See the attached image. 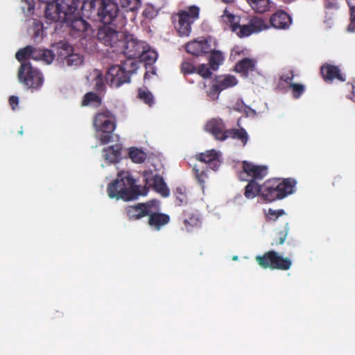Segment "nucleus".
<instances>
[{
  "mask_svg": "<svg viewBox=\"0 0 355 355\" xmlns=\"http://www.w3.org/2000/svg\"><path fill=\"white\" fill-rule=\"evenodd\" d=\"M348 5L350 8V24L348 26V30L352 32H355V0H347Z\"/></svg>",
  "mask_w": 355,
  "mask_h": 355,
  "instance_id": "43",
  "label": "nucleus"
},
{
  "mask_svg": "<svg viewBox=\"0 0 355 355\" xmlns=\"http://www.w3.org/2000/svg\"><path fill=\"white\" fill-rule=\"evenodd\" d=\"M40 2L44 3L46 4L45 10H44V16L46 20L49 21L48 17V12L53 14L55 12L56 14L60 10L64 8L66 6L67 3H72V0H38Z\"/></svg>",
  "mask_w": 355,
  "mask_h": 355,
  "instance_id": "21",
  "label": "nucleus"
},
{
  "mask_svg": "<svg viewBox=\"0 0 355 355\" xmlns=\"http://www.w3.org/2000/svg\"><path fill=\"white\" fill-rule=\"evenodd\" d=\"M145 187L153 189L162 197H168L170 191L163 178L159 175H153L152 172L144 173ZM107 193L110 198L122 199L125 201L136 199L139 196L145 195L146 189L141 191L140 186L135 184V180L129 172L121 171L117 178L107 186Z\"/></svg>",
  "mask_w": 355,
  "mask_h": 355,
  "instance_id": "1",
  "label": "nucleus"
},
{
  "mask_svg": "<svg viewBox=\"0 0 355 355\" xmlns=\"http://www.w3.org/2000/svg\"><path fill=\"white\" fill-rule=\"evenodd\" d=\"M9 104L12 110H15L19 105V98L17 96H11L9 98Z\"/></svg>",
  "mask_w": 355,
  "mask_h": 355,
  "instance_id": "53",
  "label": "nucleus"
},
{
  "mask_svg": "<svg viewBox=\"0 0 355 355\" xmlns=\"http://www.w3.org/2000/svg\"><path fill=\"white\" fill-rule=\"evenodd\" d=\"M248 183L245 187L244 196L248 199H252L257 196L262 197L263 184L260 185L254 180H248Z\"/></svg>",
  "mask_w": 355,
  "mask_h": 355,
  "instance_id": "26",
  "label": "nucleus"
},
{
  "mask_svg": "<svg viewBox=\"0 0 355 355\" xmlns=\"http://www.w3.org/2000/svg\"><path fill=\"white\" fill-rule=\"evenodd\" d=\"M294 77V71L293 70H289L287 72L283 73L280 76L279 79L290 85V84L292 83L291 81L293 80Z\"/></svg>",
  "mask_w": 355,
  "mask_h": 355,
  "instance_id": "50",
  "label": "nucleus"
},
{
  "mask_svg": "<svg viewBox=\"0 0 355 355\" xmlns=\"http://www.w3.org/2000/svg\"><path fill=\"white\" fill-rule=\"evenodd\" d=\"M65 62L69 67H78L83 64V57L78 53L71 52L70 54L68 55Z\"/></svg>",
  "mask_w": 355,
  "mask_h": 355,
  "instance_id": "36",
  "label": "nucleus"
},
{
  "mask_svg": "<svg viewBox=\"0 0 355 355\" xmlns=\"http://www.w3.org/2000/svg\"><path fill=\"white\" fill-rule=\"evenodd\" d=\"M320 73L323 80L327 83L334 80L345 82L346 77L338 66L325 63L320 67Z\"/></svg>",
  "mask_w": 355,
  "mask_h": 355,
  "instance_id": "16",
  "label": "nucleus"
},
{
  "mask_svg": "<svg viewBox=\"0 0 355 355\" xmlns=\"http://www.w3.org/2000/svg\"><path fill=\"white\" fill-rule=\"evenodd\" d=\"M289 88L292 91L293 96L295 98H299L305 91V87L300 83H291Z\"/></svg>",
  "mask_w": 355,
  "mask_h": 355,
  "instance_id": "41",
  "label": "nucleus"
},
{
  "mask_svg": "<svg viewBox=\"0 0 355 355\" xmlns=\"http://www.w3.org/2000/svg\"><path fill=\"white\" fill-rule=\"evenodd\" d=\"M296 184L292 178H270L263 183L262 198L268 202L282 200L295 192Z\"/></svg>",
  "mask_w": 355,
  "mask_h": 355,
  "instance_id": "3",
  "label": "nucleus"
},
{
  "mask_svg": "<svg viewBox=\"0 0 355 355\" xmlns=\"http://www.w3.org/2000/svg\"><path fill=\"white\" fill-rule=\"evenodd\" d=\"M325 24H327V25H329V24H331V19H328V20H326L324 21Z\"/></svg>",
  "mask_w": 355,
  "mask_h": 355,
  "instance_id": "57",
  "label": "nucleus"
},
{
  "mask_svg": "<svg viewBox=\"0 0 355 355\" xmlns=\"http://www.w3.org/2000/svg\"><path fill=\"white\" fill-rule=\"evenodd\" d=\"M72 51V47L67 43L62 44L57 49V53L61 60H66L68 55Z\"/></svg>",
  "mask_w": 355,
  "mask_h": 355,
  "instance_id": "40",
  "label": "nucleus"
},
{
  "mask_svg": "<svg viewBox=\"0 0 355 355\" xmlns=\"http://www.w3.org/2000/svg\"><path fill=\"white\" fill-rule=\"evenodd\" d=\"M195 171L196 178L198 180L199 184L204 187V184L205 182L206 179L207 178V175L204 171H200L196 167L193 169Z\"/></svg>",
  "mask_w": 355,
  "mask_h": 355,
  "instance_id": "49",
  "label": "nucleus"
},
{
  "mask_svg": "<svg viewBox=\"0 0 355 355\" xmlns=\"http://www.w3.org/2000/svg\"><path fill=\"white\" fill-rule=\"evenodd\" d=\"M83 8L89 17H98L105 25L112 23L119 13L117 3L112 0H88L83 2Z\"/></svg>",
  "mask_w": 355,
  "mask_h": 355,
  "instance_id": "4",
  "label": "nucleus"
},
{
  "mask_svg": "<svg viewBox=\"0 0 355 355\" xmlns=\"http://www.w3.org/2000/svg\"><path fill=\"white\" fill-rule=\"evenodd\" d=\"M94 125L100 132L99 140L103 145L112 141L113 132L116 128L115 117L107 110L97 113L94 119Z\"/></svg>",
  "mask_w": 355,
  "mask_h": 355,
  "instance_id": "6",
  "label": "nucleus"
},
{
  "mask_svg": "<svg viewBox=\"0 0 355 355\" xmlns=\"http://www.w3.org/2000/svg\"><path fill=\"white\" fill-rule=\"evenodd\" d=\"M249 24L252 30H253V33H257L268 28L263 19L257 17H252Z\"/></svg>",
  "mask_w": 355,
  "mask_h": 355,
  "instance_id": "34",
  "label": "nucleus"
},
{
  "mask_svg": "<svg viewBox=\"0 0 355 355\" xmlns=\"http://www.w3.org/2000/svg\"><path fill=\"white\" fill-rule=\"evenodd\" d=\"M236 35L239 37H248L253 33V30H252L250 24L245 25H240L238 26V31L235 32Z\"/></svg>",
  "mask_w": 355,
  "mask_h": 355,
  "instance_id": "44",
  "label": "nucleus"
},
{
  "mask_svg": "<svg viewBox=\"0 0 355 355\" xmlns=\"http://www.w3.org/2000/svg\"><path fill=\"white\" fill-rule=\"evenodd\" d=\"M233 259H234V260H236V259H237V257H236V256L234 257H233Z\"/></svg>",
  "mask_w": 355,
  "mask_h": 355,
  "instance_id": "58",
  "label": "nucleus"
},
{
  "mask_svg": "<svg viewBox=\"0 0 355 355\" xmlns=\"http://www.w3.org/2000/svg\"><path fill=\"white\" fill-rule=\"evenodd\" d=\"M138 98L149 106L154 103L153 96L148 90L139 88L138 90Z\"/></svg>",
  "mask_w": 355,
  "mask_h": 355,
  "instance_id": "37",
  "label": "nucleus"
},
{
  "mask_svg": "<svg viewBox=\"0 0 355 355\" xmlns=\"http://www.w3.org/2000/svg\"><path fill=\"white\" fill-rule=\"evenodd\" d=\"M216 42H214L212 45V51L209 53H210L209 58V64L211 69L214 71L217 70L219 66L223 63L225 60L223 53L220 51L216 50Z\"/></svg>",
  "mask_w": 355,
  "mask_h": 355,
  "instance_id": "24",
  "label": "nucleus"
},
{
  "mask_svg": "<svg viewBox=\"0 0 355 355\" xmlns=\"http://www.w3.org/2000/svg\"><path fill=\"white\" fill-rule=\"evenodd\" d=\"M196 73L202 76L203 78H209L212 75L211 68H209L205 64H201L198 67H196Z\"/></svg>",
  "mask_w": 355,
  "mask_h": 355,
  "instance_id": "48",
  "label": "nucleus"
},
{
  "mask_svg": "<svg viewBox=\"0 0 355 355\" xmlns=\"http://www.w3.org/2000/svg\"><path fill=\"white\" fill-rule=\"evenodd\" d=\"M121 156V148L118 146H111L103 150V157L108 164L118 162Z\"/></svg>",
  "mask_w": 355,
  "mask_h": 355,
  "instance_id": "25",
  "label": "nucleus"
},
{
  "mask_svg": "<svg viewBox=\"0 0 355 355\" xmlns=\"http://www.w3.org/2000/svg\"><path fill=\"white\" fill-rule=\"evenodd\" d=\"M200 9L196 6L189 7L187 10H180L177 14L178 24L175 26L180 36H189L191 32V24L199 17Z\"/></svg>",
  "mask_w": 355,
  "mask_h": 355,
  "instance_id": "10",
  "label": "nucleus"
},
{
  "mask_svg": "<svg viewBox=\"0 0 355 355\" xmlns=\"http://www.w3.org/2000/svg\"><path fill=\"white\" fill-rule=\"evenodd\" d=\"M176 202L180 206L187 203V189L184 187H178L174 191Z\"/></svg>",
  "mask_w": 355,
  "mask_h": 355,
  "instance_id": "33",
  "label": "nucleus"
},
{
  "mask_svg": "<svg viewBox=\"0 0 355 355\" xmlns=\"http://www.w3.org/2000/svg\"><path fill=\"white\" fill-rule=\"evenodd\" d=\"M292 23L291 16L284 10H277L270 18L272 27L277 29H287Z\"/></svg>",
  "mask_w": 355,
  "mask_h": 355,
  "instance_id": "18",
  "label": "nucleus"
},
{
  "mask_svg": "<svg viewBox=\"0 0 355 355\" xmlns=\"http://www.w3.org/2000/svg\"><path fill=\"white\" fill-rule=\"evenodd\" d=\"M343 180V178L340 175H337L334 178V182H333V185L334 186H336V185H338L341 183Z\"/></svg>",
  "mask_w": 355,
  "mask_h": 355,
  "instance_id": "54",
  "label": "nucleus"
},
{
  "mask_svg": "<svg viewBox=\"0 0 355 355\" xmlns=\"http://www.w3.org/2000/svg\"><path fill=\"white\" fill-rule=\"evenodd\" d=\"M33 38L36 41L39 37H42L44 30L43 24L40 21H35L33 25Z\"/></svg>",
  "mask_w": 355,
  "mask_h": 355,
  "instance_id": "47",
  "label": "nucleus"
},
{
  "mask_svg": "<svg viewBox=\"0 0 355 355\" xmlns=\"http://www.w3.org/2000/svg\"><path fill=\"white\" fill-rule=\"evenodd\" d=\"M256 63L257 62L254 59L243 58L236 64L234 70L243 76L248 77L250 72L255 70Z\"/></svg>",
  "mask_w": 355,
  "mask_h": 355,
  "instance_id": "23",
  "label": "nucleus"
},
{
  "mask_svg": "<svg viewBox=\"0 0 355 355\" xmlns=\"http://www.w3.org/2000/svg\"><path fill=\"white\" fill-rule=\"evenodd\" d=\"M324 6L326 9H338V3L335 0H325Z\"/></svg>",
  "mask_w": 355,
  "mask_h": 355,
  "instance_id": "51",
  "label": "nucleus"
},
{
  "mask_svg": "<svg viewBox=\"0 0 355 355\" xmlns=\"http://www.w3.org/2000/svg\"><path fill=\"white\" fill-rule=\"evenodd\" d=\"M255 259L261 268L272 270H288L292 265L290 258L284 257L273 250L268 251L263 255H258Z\"/></svg>",
  "mask_w": 355,
  "mask_h": 355,
  "instance_id": "9",
  "label": "nucleus"
},
{
  "mask_svg": "<svg viewBox=\"0 0 355 355\" xmlns=\"http://www.w3.org/2000/svg\"><path fill=\"white\" fill-rule=\"evenodd\" d=\"M236 78L232 75L217 76L211 82V87L208 92L209 96H214L222 91L235 86Z\"/></svg>",
  "mask_w": 355,
  "mask_h": 355,
  "instance_id": "14",
  "label": "nucleus"
},
{
  "mask_svg": "<svg viewBox=\"0 0 355 355\" xmlns=\"http://www.w3.org/2000/svg\"><path fill=\"white\" fill-rule=\"evenodd\" d=\"M101 104V98L94 92H87L83 98L82 105L87 106L89 105H94V106H99Z\"/></svg>",
  "mask_w": 355,
  "mask_h": 355,
  "instance_id": "32",
  "label": "nucleus"
},
{
  "mask_svg": "<svg viewBox=\"0 0 355 355\" xmlns=\"http://www.w3.org/2000/svg\"><path fill=\"white\" fill-rule=\"evenodd\" d=\"M148 224L155 230L159 231L170 222V216L168 214L159 212H153L150 210Z\"/></svg>",
  "mask_w": 355,
  "mask_h": 355,
  "instance_id": "20",
  "label": "nucleus"
},
{
  "mask_svg": "<svg viewBox=\"0 0 355 355\" xmlns=\"http://www.w3.org/2000/svg\"><path fill=\"white\" fill-rule=\"evenodd\" d=\"M288 232V223L286 224L284 230L277 233V237L273 240L272 245H282L284 243Z\"/></svg>",
  "mask_w": 355,
  "mask_h": 355,
  "instance_id": "42",
  "label": "nucleus"
},
{
  "mask_svg": "<svg viewBox=\"0 0 355 355\" xmlns=\"http://www.w3.org/2000/svg\"><path fill=\"white\" fill-rule=\"evenodd\" d=\"M286 213L284 209H277L275 210L272 209H269L268 213L266 214V218L267 221H275L277 218L284 215Z\"/></svg>",
  "mask_w": 355,
  "mask_h": 355,
  "instance_id": "45",
  "label": "nucleus"
},
{
  "mask_svg": "<svg viewBox=\"0 0 355 355\" xmlns=\"http://www.w3.org/2000/svg\"><path fill=\"white\" fill-rule=\"evenodd\" d=\"M128 155L131 160L136 164L144 163L147 157V155L144 150L136 147L129 148Z\"/></svg>",
  "mask_w": 355,
  "mask_h": 355,
  "instance_id": "31",
  "label": "nucleus"
},
{
  "mask_svg": "<svg viewBox=\"0 0 355 355\" xmlns=\"http://www.w3.org/2000/svg\"><path fill=\"white\" fill-rule=\"evenodd\" d=\"M197 159L206 163L214 171L218 168L220 164L218 153L214 150H207L196 155Z\"/></svg>",
  "mask_w": 355,
  "mask_h": 355,
  "instance_id": "19",
  "label": "nucleus"
},
{
  "mask_svg": "<svg viewBox=\"0 0 355 355\" xmlns=\"http://www.w3.org/2000/svg\"><path fill=\"white\" fill-rule=\"evenodd\" d=\"M184 215L185 218L184 219V224L188 231L198 225L199 220L196 214H189L187 215L186 213H184Z\"/></svg>",
  "mask_w": 355,
  "mask_h": 355,
  "instance_id": "39",
  "label": "nucleus"
},
{
  "mask_svg": "<svg viewBox=\"0 0 355 355\" xmlns=\"http://www.w3.org/2000/svg\"><path fill=\"white\" fill-rule=\"evenodd\" d=\"M136 62H124L122 64H114L109 67L105 74V82L112 87L118 88L130 81L131 75L137 69Z\"/></svg>",
  "mask_w": 355,
  "mask_h": 355,
  "instance_id": "5",
  "label": "nucleus"
},
{
  "mask_svg": "<svg viewBox=\"0 0 355 355\" xmlns=\"http://www.w3.org/2000/svg\"><path fill=\"white\" fill-rule=\"evenodd\" d=\"M268 167L262 165H256L248 161L242 162V171L239 173L241 180H263L268 174Z\"/></svg>",
  "mask_w": 355,
  "mask_h": 355,
  "instance_id": "11",
  "label": "nucleus"
},
{
  "mask_svg": "<svg viewBox=\"0 0 355 355\" xmlns=\"http://www.w3.org/2000/svg\"><path fill=\"white\" fill-rule=\"evenodd\" d=\"M145 43L138 40L131 34L123 33L116 53L125 56L128 58L126 62L130 64V62H135L134 60L141 55L144 49Z\"/></svg>",
  "mask_w": 355,
  "mask_h": 355,
  "instance_id": "8",
  "label": "nucleus"
},
{
  "mask_svg": "<svg viewBox=\"0 0 355 355\" xmlns=\"http://www.w3.org/2000/svg\"><path fill=\"white\" fill-rule=\"evenodd\" d=\"M252 10L259 13H263L270 8V0H246Z\"/></svg>",
  "mask_w": 355,
  "mask_h": 355,
  "instance_id": "29",
  "label": "nucleus"
},
{
  "mask_svg": "<svg viewBox=\"0 0 355 355\" xmlns=\"http://www.w3.org/2000/svg\"><path fill=\"white\" fill-rule=\"evenodd\" d=\"M138 58H140L146 64L151 65L157 60V53L156 51L149 49L148 44L145 43L144 49Z\"/></svg>",
  "mask_w": 355,
  "mask_h": 355,
  "instance_id": "30",
  "label": "nucleus"
},
{
  "mask_svg": "<svg viewBox=\"0 0 355 355\" xmlns=\"http://www.w3.org/2000/svg\"><path fill=\"white\" fill-rule=\"evenodd\" d=\"M31 59L36 61H42L46 64H51L55 58V55L51 50L31 48Z\"/></svg>",
  "mask_w": 355,
  "mask_h": 355,
  "instance_id": "22",
  "label": "nucleus"
},
{
  "mask_svg": "<svg viewBox=\"0 0 355 355\" xmlns=\"http://www.w3.org/2000/svg\"><path fill=\"white\" fill-rule=\"evenodd\" d=\"M17 77L19 83L32 92L39 90L44 83L42 72L28 62L21 64Z\"/></svg>",
  "mask_w": 355,
  "mask_h": 355,
  "instance_id": "7",
  "label": "nucleus"
},
{
  "mask_svg": "<svg viewBox=\"0 0 355 355\" xmlns=\"http://www.w3.org/2000/svg\"><path fill=\"white\" fill-rule=\"evenodd\" d=\"M152 205L150 202L137 203L125 208V214L130 220H137L149 215Z\"/></svg>",
  "mask_w": 355,
  "mask_h": 355,
  "instance_id": "17",
  "label": "nucleus"
},
{
  "mask_svg": "<svg viewBox=\"0 0 355 355\" xmlns=\"http://www.w3.org/2000/svg\"><path fill=\"white\" fill-rule=\"evenodd\" d=\"M22 3H26L27 5V7L22 6V9L24 10H25V9H27L28 12H31L34 9L33 0H22Z\"/></svg>",
  "mask_w": 355,
  "mask_h": 355,
  "instance_id": "52",
  "label": "nucleus"
},
{
  "mask_svg": "<svg viewBox=\"0 0 355 355\" xmlns=\"http://www.w3.org/2000/svg\"><path fill=\"white\" fill-rule=\"evenodd\" d=\"M211 37H200L193 40L185 44L186 51L194 56H205L212 51Z\"/></svg>",
  "mask_w": 355,
  "mask_h": 355,
  "instance_id": "13",
  "label": "nucleus"
},
{
  "mask_svg": "<svg viewBox=\"0 0 355 355\" xmlns=\"http://www.w3.org/2000/svg\"><path fill=\"white\" fill-rule=\"evenodd\" d=\"M226 125L220 119H212L207 122L205 130L210 133L216 140L223 141L227 139Z\"/></svg>",
  "mask_w": 355,
  "mask_h": 355,
  "instance_id": "15",
  "label": "nucleus"
},
{
  "mask_svg": "<svg viewBox=\"0 0 355 355\" xmlns=\"http://www.w3.org/2000/svg\"><path fill=\"white\" fill-rule=\"evenodd\" d=\"M234 0H223V2L226 3H232Z\"/></svg>",
  "mask_w": 355,
  "mask_h": 355,
  "instance_id": "56",
  "label": "nucleus"
},
{
  "mask_svg": "<svg viewBox=\"0 0 355 355\" xmlns=\"http://www.w3.org/2000/svg\"><path fill=\"white\" fill-rule=\"evenodd\" d=\"M78 3L79 0H72L71 3H67L66 6L56 14L48 12L49 22L65 23L70 28V33L73 36H81L88 30L90 25L80 16L78 10Z\"/></svg>",
  "mask_w": 355,
  "mask_h": 355,
  "instance_id": "2",
  "label": "nucleus"
},
{
  "mask_svg": "<svg viewBox=\"0 0 355 355\" xmlns=\"http://www.w3.org/2000/svg\"><path fill=\"white\" fill-rule=\"evenodd\" d=\"M31 48L32 46H26L24 48L20 49L15 54L16 59L21 62L31 58Z\"/></svg>",
  "mask_w": 355,
  "mask_h": 355,
  "instance_id": "38",
  "label": "nucleus"
},
{
  "mask_svg": "<svg viewBox=\"0 0 355 355\" xmlns=\"http://www.w3.org/2000/svg\"><path fill=\"white\" fill-rule=\"evenodd\" d=\"M120 5L125 11L134 12L140 7L141 0H120Z\"/></svg>",
  "mask_w": 355,
  "mask_h": 355,
  "instance_id": "35",
  "label": "nucleus"
},
{
  "mask_svg": "<svg viewBox=\"0 0 355 355\" xmlns=\"http://www.w3.org/2000/svg\"><path fill=\"white\" fill-rule=\"evenodd\" d=\"M227 139L232 138L240 141L243 146H245L248 141V135L243 128H231L227 129L226 131Z\"/></svg>",
  "mask_w": 355,
  "mask_h": 355,
  "instance_id": "27",
  "label": "nucleus"
},
{
  "mask_svg": "<svg viewBox=\"0 0 355 355\" xmlns=\"http://www.w3.org/2000/svg\"><path fill=\"white\" fill-rule=\"evenodd\" d=\"M180 71L184 74H192L196 73V67L189 61H184L180 66Z\"/></svg>",
  "mask_w": 355,
  "mask_h": 355,
  "instance_id": "46",
  "label": "nucleus"
},
{
  "mask_svg": "<svg viewBox=\"0 0 355 355\" xmlns=\"http://www.w3.org/2000/svg\"><path fill=\"white\" fill-rule=\"evenodd\" d=\"M352 94L354 96V101H355V80L352 84Z\"/></svg>",
  "mask_w": 355,
  "mask_h": 355,
  "instance_id": "55",
  "label": "nucleus"
},
{
  "mask_svg": "<svg viewBox=\"0 0 355 355\" xmlns=\"http://www.w3.org/2000/svg\"><path fill=\"white\" fill-rule=\"evenodd\" d=\"M123 35V33L118 32L110 26H103L98 31L97 39L104 45L113 49L114 52H116Z\"/></svg>",
  "mask_w": 355,
  "mask_h": 355,
  "instance_id": "12",
  "label": "nucleus"
},
{
  "mask_svg": "<svg viewBox=\"0 0 355 355\" xmlns=\"http://www.w3.org/2000/svg\"><path fill=\"white\" fill-rule=\"evenodd\" d=\"M221 20L230 25L232 32L238 31V26L240 22V17L239 16L231 14L225 9L223 15L221 16Z\"/></svg>",
  "mask_w": 355,
  "mask_h": 355,
  "instance_id": "28",
  "label": "nucleus"
}]
</instances>
